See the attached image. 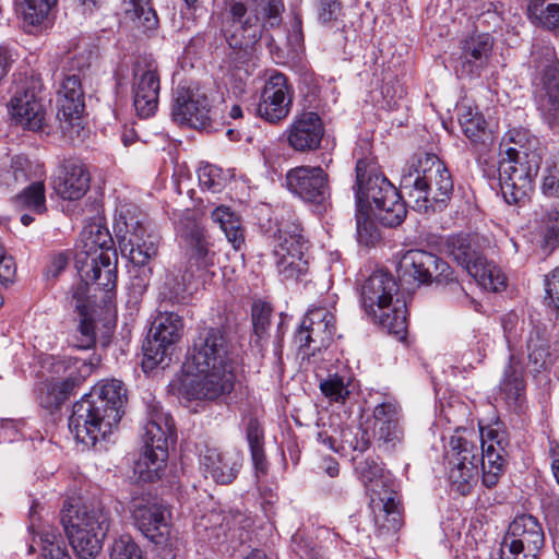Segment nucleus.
Masks as SVG:
<instances>
[{
  "label": "nucleus",
  "mask_w": 559,
  "mask_h": 559,
  "mask_svg": "<svg viewBox=\"0 0 559 559\" xmlns=\"http://www.w3.org/2000/svg\"><path fill=\"white\" fill-rule=\"evenodd\" d=\"M336 332L335 317L323 306H312L304 316L295 342L305 355L328 347Z\"/></svg>",
  "instance_id": "obj_25"
},
{
  "label": "nucleus",
  "mask_w": 559,
  "mask_h": 559,
  "mask_svg": "<svg viewBox=\"0 0 559 559\" xmlns=\"http://www.w3.org/2000/svg\"><path fill=\"white\" fill-rule=\"evenodd\" d=\"M115 231L122 241H126L123 250H129V258L133 264L144 266L157 255L160 237L154 230H148L145 217L138 206L128 204L120 207Z\"/></svg>",
  "instance_id": "obj_15"
},
{
  "label": "nucleus",
  "mask_w": 559,
  "mask_h": 559,
  "mask_svg": "<svg viewBox=\"0 0 559 559\" xmlns=\"http://www.w3.org/2000/svg\"><path fill=\"white\" fill-rule=\"evenodd\" d=\"M540 234L548 246L559 245V205L552 206L545 213Z\"/></svg>",
  "instance_id": "obj_55"
},
{
  "label": "nucleus",
  "mask_w": 559,
  "mask_h": 559,
  "mask_svg": "<svg viewBox=\"0 0 559 559\" xmlns=\"http://www.w3.org/2000/svg\"><path fill=\"white\" fill-rule=\"evenodd\" d=\"M514 146L501 152L498 173L502 197L509 204L524 202L533 191L535 178L542 167L544 148L534 147L536 139H528L525 130L509 132Z\"/></svg>",
  "instance_id": "obj_4"
},
{
  "label": "nucleus",
  "mask_w": 559,
  "mask_h": 559,
  "mask_svg": "<svg viewBox=\"0 0 559 559\" xmlns=\"http://www.w3.org/2000/svg\"><path fill=\"white\" fill-rule=\"evenodd\" d=\"M246 438L255 471L265 474L267 462L264 454V432L257 418H249L246 427Z\"/></svg>",
  "instance_id": "obj_45"
},
{
  "label": "nucleus",
  "mask_w": 559,
  "mask_h": 559,
  "mask_svg": "<svg viewBox=\"0 0 559 559\" xmlns=\"http://www.w3.org/2000/svg\"><path fill=\"white\" fill-rule=\"evenodd\" d=\"M160 78L157 62L151 56H138L132 64L131 94L140 118H150L158 107Z\"/></svg>",
  "instance_id": "obj_19"
},
{
  "label": "nucleus",
  "mask_w": 559,
  "mask_h": 559,
  "mask_svg": "<svg viewBox=\"0 0 559 559\" xmlns=\"http://www.w3.org/2000/svg\"><path fill=\"white\" fill-rule=\"evenodd\" d=\"M518 324L519 320L515 316L509 314L502 319L503 334L510 355L499 384V397L514 411L520 409L525 400L524 368L522 360L514 353L518 342Z\"/></svg>",
  "instance_id": "obj_20"
},
{
  "label": "nucleus",
  "mask_w": 559,
  "mask_h": 559,
  "mask_svg": "<svg viewBox=\"0 0 559 559\" xmlns=\"http://www.w3.org/2000/svg\"><path fill=\"white\" fill-rule=\"evenodd\" d=\"M173 121L198 130L212 127V105L200 88L178 86L173 94Z\"/></svg>",
  "instance_id": "obj_23"
},
{
  "label": "nucleus",
  "mask_w": 559,
  "mask_h": 559,
  "mask_svg": "<svg viewBox=\"0 0 559 559\" xmlns=\"http://www.w3.org/2000/svg\"><path fill=\"white\" fill-rule=\"evenodd\" d=\"M526 369L537 380L546 378V373L556 360V353L551 350L546 329L533 325L525 340Z\"/></svg>",
  "instance_id": "obj_33"
},
{
  "label": "nucleus",
  "mask_w": 559,
  "mask_h": 559,
  "mask_svg": "<svg viewBox=\"0 0 559 559\" xmlns=\"http://www.w3.org/2000/svg\"><path fill=\"white\" fill-rule=\"evenodd\" d=\"M294 100V88L288 78L272 71L264 82L257 105L258 116L270 123L284 120L290 112Z\"/></svg>",
  "instance_id": "obj_26"
},
{
  "label": "nucleus",
  "mask_w": 559,
  "mask_h": 559,
  "mask_svg": "<svg viewBox=\"0 0 559 559\" xmlns=\"http://www.w3.org/2000/svg\"><path fill=\"white\" fill-rule=\"evenodd\" d=\"M352 380L349 377L333 373L320 381V390L330 403L344 404L352 394Z\"/></svg>",
  "instance_id": "obj_47"
},
{
  "label": "nucleus",
  "mask_w": 559,
  "mask_h": 559,
  "mask_svg": "<svg viewBox=\"0 0 559 559\" xmlns=\"http://www.w3.org/2000/svg\"><path fill=\"white\" fill-rule=\"evenodd\" d=\"M90 284L95 286V290L99 289L104 293L103 301L105 306L109 305L115 297L116 288H114L112 295L108 297L105 290L106 287L97 283L96 280L80 276V282L71 287L67 297L69 307L72 308L78 316H86L87 312H95L96 295L92 296L90 294Z\"/></svg>",
  "instance_id": "obj_38"
},
{
  "label": "nucleus",
  "mask_w": 559,
  "mask_h": 559,
  "mask_svg": "<svg viewBox=\"0 0 559 559\" xmlns=\"http://www.w3.org/2000/svg\"><path fill=\"white\" fill-rule=\"evenodd\" d=\"M91 176L85 165L75 159L64 160L53 180V189L62 199L79 200L90 188Z\"/></svg>",
  "instance_id": "obj_34"
},
{
  "label": "nucleus",
  "mask_w": 559,
  "mask_h": 559,
  "mask_svg": "<svg viewBox=\"0 0 559 559\" xmlns=\"http://www.w3.org/2000/svg\"><path fill=\"white\" fill-rule=\"evenodd\" d=\"M82 246L75 253V267L80 276L96 280L110 297L117 281L116 251L114 241L106 228L90 226L81 234Z\"/></svg>",
  "instance_id": "obj_10"
},
{
  "label": "nucleus",
  "mask_w": 559,
  "mask_h": 559,
  "mask_svg": "<svg viewBox=\"0 0 559 559\" xmlns=\"http://www.w3.org/2000/svg\"><path fill=\"white\" fill-rule=\"evenodd\" d=\"M16 264L12 255L0 249V286L9 287L15 282Z\"/></svg>",
  "instance_id": "obj_59"
},
{
  "label": "nucleus",
  "mask_w": 559,
  "mask_h": 559,
  "mask_svg": "<svg viewBox=\"0 0 559 559\" xmlns=\"http://www.w3.org/2000/svg\"><path fill=\"white\" fill-rule=\"evenodd\" d=\"M99 407L85 395L72 406L69 430L78 442L86 447H94L98 441L105 440L118 425L117 413H104Z\"/></svg>",
  "instance_id": "obj_16"
},
{
  "label": "nucleus",
  "mask_w": 559,
  "mask_h": 559,
  "mask_svg": "<svg viewBox=\"0 0 559 559\" xmlns=\"http://www.w3.org/2000/svg\"><path fill=\"white\" fill-rule=\"evenodd\" d=\"M126 17L141 27L143 32L156 29L158 17L150 0H123Z\"/></svg>",
  "instance_id": "obj_44"
},
{
  "label": "nucleus",
  "mask_w": 559,
  "mask_h": 559,
  "mask_svg": "<svg viewBox=\"0 0 559 559\" xmlns=\"http://www.w3.org/2000/svg\"><path fill=\"white\" fill-rule=\"evenodd\" d=\"M78 336L75 346L81 349L91 348L96 342L95 312H87L86 316H79Z\"/></svg>",
  "instance_id": "obj_53"
},
{
  "label": "nucleus",
  "mask_w": 559,
  "mask_h": 559,
  "mask_svg": "<svg viewBox=\"0 0 559 559\" xmlns=\"http://www.w3.org/2000/svg\"><path fill=\"white\" fill-rule=\"evenodd\" d=\"M397 272L401 277L419 284H428L432 281L450 282L453 278L450 265L426 250H409L403 254Z\"/></svg>",
  "instance_id": "obj_29"
},
{
  "label": "nucleus",
  "mask_w": 559,
  "mask_h": 559,
  "mask_svg": "<svg viewBox=\"0 0 559 559\" xmlns=\"http://www.w3.org/2000/svg\"><path fill=\"white\" fill-rule=\"evenodd\" d=\"M285 187L302 202L325 210L331 199L330 178L321 166L302 165L285 175Z\"/></svg>",
  "instance_id": "obj_21"
},
{
  "label": "nucleus",
  "mask_w": 559,
  "mask_h": 559,
  "mask_svg": "<svg viewBox=\"0 0 559 559\" xmlns=\"http://www.w3.org/2000/svg\"><path fill=\"white\" fill-rule=\"evenodd\" d=\"M265 2L263 9L267 11L270 24L273 26L280 21V14L284 8L282 0H262Z\"/></svg>",
  "instance_id": "obj_64"
},
{
  "label": "nucleus",
  "mask_w": 559,
  "mask_h": 559,
  "mask_svg": "<svg viewBox=\"0 0 559 559\" xmlns=\"http://www.w3.org/2000/svg\"><path fill=\"white\" fill-rule=\"evenodd\" d=\"M10 111L16 123L28 130H40L44 126L45 109L38 97L36 83L32 80L17 90L10 100Z\"/></svg>",
  "instance_id": "obj_32"
},
{
  "label": "nucleus",
  "mask_w": 559,
  "mask_h": 559,
  "mask_svg": "<svg viewBox=\"0 0 559 559\" xmlns=\"http://www.w3.org/2000/svg\"><path fill=\"white\" fill-rule=\"evenodd\" d=\"M445 251L481 288L489 292H500L506 288V275L499 266L484 257L476 237L451 236L447 239Z\"/></svg>",
  "instance_id": "obj_14"
},
{
  "label": "nucleus",
  "mask_w": 559,
  "mask_h": 559,
  "mask_svg": "<svg viewBox=\"0 0 559 559\" xmlns=\"http://www.w3.org/2000/svg\"><path fill=\"white\" fill-rule=\"evenodd\" d=\"M92 57L91 51L69 57V70L73 73L64 74L58 91L57 116L60 129L72 141L83 140L86 133L82 121L85 109L84 93L79 73L91 66Z\"/></svg>",
  "instance_id": "obj_11"
},
{
  "label": "nucleus",
  "mask_w": 559,
  "mask_h": 559,
  "mask_svg": "<svg viewBox=\"0 0 559 559\" xmlns=\"http://www.w3.org/2000/svg\"><path fill=\"white\" fill-rule=\"evenodd\" d=\"M134 526L156 545L166 543L170 533V511L150 498H135L130 504Z\"/></svg>",
  "instance_id": "obj_28"
},
{
  "label": "nucleus",
  "mask_w": 559,
  "mask_h": 559,
  "mask_svg": "<svg viewBox=\"0 0 559 559\" xmlns=\"http://www.w3.org/2000/svg\"><path fill=\"white\" fill-rule=\"evenodd\" d=\"M183 331L182 318L173 311H160L154 319L146 340L143 342V367L153 369L165 364L174 345L180 340Z\"/></svg>",
  "instance_id": "obj_17"
},
{
  "label": "nucleus",
  "mask_w": 559,
  "mask_h": 559,
  "mask_svg": "<svg viewBox=\"0 0 559 559\" xmlns=\"http://www.w3.org/2000/svg\"><path fill=\"white\" fill-rule=\"evenodd\" d=\"M480 452L473 440L454 435L450 438L449 480L452 488L460 495L471 492L477 481L479 465L483 471V484L492 488L503 473L506 447L508 441L504 432L495 428H480Z\"/></svg>",
  "instance_id": "obj_2"
},
{
  "label": "nucleus",
  "mask_w": 559,
  "mask_h": 559,
  "mask_svg": "<svg viewBox=\"0 0 559 559\" xmlns=\"http://www.w3.org/2000/svg\"><path fill=\"white\" fill-rule=\"evenodd\" d=\"M546 293L559 312V267L546 277Z\"/></svg>",
  "instance_id": "obj_62"
},
{
  "label": "nucleus",
  "mask_w": 559,
  "mask_h": 559,
  "mask_svg": "<svg viewBox=\"0 0 559 559\" xmlns=\"http://www.w3.org/2000/svg\"><path fill=\"white\" fill-rule=\"evenodd\" d=\"M357 221V240L366 247L374 246L380 239L381 234L376 224L367 217H362V212H358Z\"/></svg>",
  "instance_id": "obj_57"
},
{
  "label": "nucleus",
  "mask_w": 559,
  "mask_h": 559,
  "mask_svg": "<svg viewBox=\"0 0 559 559\" xmlns=\"http://www.w3.org/2000/svg\"><path fill=\"white\" fill-rule=\"evenodd\" d=\"M528 20L550 32L559 29V2L557 0H531L527 4Z\"/></svg>",
  "instance_id": "obj_41"
},
{
  "label": "nucleus",
  "mask_w": 559,
  "mask_h": 559,
  "mask_svg": "<svg viewBox=\"0 0 559 559\" xmlns=\"http://www.w3.org/2000/svg\"><path fill=\"white\" fill-rule=\"evenodd\" d=\"M38 544L45 559H72L59 533L43 531L37 533Z\"/></svg>",
  "instance_id": "obj_50"
},
{
  "label": "nucleus",
  "mask_w": 559,
  "mask_h": 559,
  "mask_svg": "<svg viewBox=\"0 0 559 559\" xmlns=\"http://www.w3.org/2000/svg\"><path fill=\"white\" fill-rule=\"evenodd\" d=\"M237 365V355L222 329L199 328L183 366L180 392L188 400L225 397L235 388Z\"/></svg>",
  "instance_id": "obj_1"
},
{
  "label": "nucleus",
  "mask_w": 559,
  "mask_h": 559,
  "mask_svg": "<svg viewBox=\"0 0 559 559\" xmlns=\"http://www.w3.org/2000/svg\"><path fill=\"white\" fill-rule=\"evenodd\" d=\"M92 403L100 406V411L117 413V423L119 424L124 414V404L127 402V390L122 381L117 379L106 380L96 385L88 394H84Z\"/></svg>",
  "instance_id": "obj_37"
},
{
  "label": "nucleus",
  "mask_w": 559,
  "mask_h": 559,
  "mask_svg": "<svg viewBox=\"0 0 559 559\" xmlns=\"http://www.w3.org/2000/svg\"><path fill=\"white\" fill-rule=\"evenodd\" d=\"M271 311L270 306L266 304L257 302L253 305L251 317L253 330L258 336L265 333L270 324Z\"/></svg>",
  "instance_id": "obj_60"
},
{
  "label": "nucleus",
  "mask_w": 559,
  "mask_h": 559,
  "mask_svg": "<svg viewBox=\"0 0 559 559\" xmlns=\"http://www.w3.org/2000/svg\"><path fill=\"white\" fill-rule=\"evenodd\" d=\"M175 436L171 416L163 412L159 405H150L148 419L142 435L143 452L133 466L139 480L153 483L162 477L168 459V442Z\"/></svg>",
  "instance_id": "obj_9"
},
{
  "label": "nucleus",
  "mask_w": 559,
  "mask_h": 559,
  "mask_svg": "<svg viewBox=\"0 0 559 559\" xmlns=\"http://www.w3.org/2000/svg\"><path fill=\"white\" fill-rule=\"evenodd\" d=\"M389 201L395 198V187L377 170L371 157H359L356 163L355 198L357 211L370 207L373 212L383 205L385 197Z\"/></svg>",
  "instance_id": "obj_22"
},
{
  "label": "nucleus",
  "mask_w": 559,
  "mask_h": 559,
  "mask_svg": "<svg viewBox=\"0 0 559 559\" xmlns=\"http://www.w3.org/2000/svg\"><path fill=\"white\" fill-rule=\"evenodd\" d=\"M540 191L546 198H559V159L555 156L544 160Z\"/></svg>",
  "instance_id": "obj_51"
},
{
  "label": "nucleus",
  "mask_w": 559,
  "mask_h": 559,
  "mask_svg": "<svg viewBox=\"0 0 559 559\" xmlns=\"http://www.w3.org/2000/svg\"><path fill=\"white\" fill-rule=\"evenodd\" d=\"M110 559H143L142 551L130 535H121L114 540Z\"/></svg>",
  "instance_id": "obj_54"
},
{
  "label": "nucleus",
  "mask_w": 559,
  "mask_h": 559,
  "mask_svg": "<svg viewBox=\"0 0 559 559\" xmlns=\"http://www.w3.org/2000/svg\"><path fill=\"white\" fill-rule=\"evenodd\" d=\"M528 67L543 122L554 133H559V59L550 41L533 44Z\"/></svg>",
  "instance_id": "obj_8"
},
{
  "label": "nucleus",
  "mask_w": 559,
  "mask_h": 559,
  "mask_svg": "<svg viewBox=\"0 0 559 559\" xmlns=\"http://www.w3.org/2000/svg\"><path fill=\"white\" fill-rule=\"evenodd\" d=\"M176 228L187 245L188 261L186 270H194L197 277H204L210 273V269L214 266L215 260V252L210 249L206 230L189 215L180 218Z\"/></svg>",
  "instance_id": "obj_27"
},
{
  "label": "nucleus",
  "mask_w": 559,
  "mask_h": 559,
  "mask_svg": "<svg viewBox=\"0 0 559 559\" xmlns=\"http://www.w3.org/2000/svg\"><path fill=\"white\" fill-rule=\"evenodd\" d=\"M52 372L53 373H66V378L62 380H48L43 383L38 401L41 407L46 409H58L60 406L74 393L84 380V376L81 374V368L88 370V367L79 359H57L52 357Z\"/></svg>",
  "instance_id": "obj_24"
},
{
  "label": "nucleus",
  "mask_w": 559,
  "mask_h": 559,
  "mask_svg": "<svg viewBox=\"0 0 559 559\" xmlns=\"http://www.w3.org/2000/svg\"><path fill=\"white\" fill-rule=\"evenodd\" d=\"M397 292L394 276L377 270L360 286V304L374 324L403 340L407 331V308L405 300L396 297Z\"/></svg>",
  "instance_id": "obj_5"
},
{
  "label": "nucleus",
  "mask_w": 559,
  "mask_h": 559,
  "mask_svg": "<svg viewBox=\"0 0 559 559\" xmlns=\"http://www.w3.org/2000/svg\"><path fill=\"white\" fill-rule=\"evenodd\" d=\"M13 203L19 211H28L32 214L41 215L47 211L46 190L44 179L31 182L20 193Z\"/></svg>",
  "instance_id": "obj_42"
},
{
  "label": "nucleus",
  "mask_w": 559,
  "mask_h": 559,
  "mask_svg": "<svg viewBox=\"0 0 559 559\" xmlns=\"http://www.w3.org/2000/svg\"><path fill=\"white\" fill-rule=\"evenodd\" d=\"M60 522L79 559H93L110 528V512L102 503L64 502Z\"/></svg>",
  "instance_id": "obj_6"
},
{
  "label": "nucleus",
  "mask_w": 559,
  "mask_h": 559,
  "mask_svg": "<svg viewBox=\"0 0 559 559\" xmlns=\"http://www.w3.org/2000/svg\"><path fill=\"white\" fill-rule=\"evenodd\" d=\"M453 188L449 169L435 154L416 155L402 170L400 189L419 212L443 210Z\"/></svg>",
  "instance_id": "obj_3"
},
{
  "label": "nucleus",
  "mask_w": 559,
  "mask_h": 559,
  "mask_svg": "<svg viewBox=\"0 0 559 559\" xmlns=\"http://www.w3.org/2000/svg\"><path fill=\"white\" fill-rule=\"evenodd\" d=\"M44 178L45 170L43 165L33 163L25 156L16 155L11 158L10 167L0 175V183L5 187H14Z\"/></svg>",
  "instance_id": "obj_39"
},
{
  "label": "nucleus",
  "mask_w": 559,
  "mask_h": 559,
  "mask_svg": "<svg viewBox=\"0 0 559 559\" xmlns=\"http://www.w3.org/2000/svg\"><path fill=\"white\" fill-rule=\"evenodd\" d=\"M211 219L218 225L226 239L237 251L245 247V228L242 222L229 206L218 205L211 212Z\"/></svg>",
  "instance_id": "obj_40"
},
{
  "label": "nucleus",
  "mask_w": 559,
  "mask_h": 559,
  "mask_svg": "<svg viewBox=\"0 0 559 559\" xmlns=\"http://www.w3.org/2000/svg\"><path fill=\"white\" fill-rule=\"evenodd\" d=\"M373 425L400 424L402 421V408L395 399H386L377 404L372 412Z\"/></svg>",
  "instance_id": "obj_52"
},
{
  "label": "nucleus",
  "mask_w": 559,
  "mask_h": 559,
  "mask_svg": "<svg viewBox=\"0 0 559 559\" xmlns=\"http://www.w3.org/2000/svg\"><path fill=\"white\" fill-rule=\"evenodd\" d=\"M221 29L237 58L240 61L249 59L262 36L258 8L241 0H230L222 14Z\"/></svg>",
  "instance_id": "obj_12"
},
{
  "label": "nucleus",
  "mask_w": 559,
  "mask_h": 559,
  "mask_svg": "<svg viewBox=\"0 0 559 559\" xmlns=\"http://www.w3.org/2000/svg\"><path fill=\"white\" fill-rule=\"evenodd\" d=\"M457 121L463 134L478 151H486L493 142L492 132L488 129L483 114L472 106L457 107Z\"/></svg>",
  "instance_id": "obj_36"
},
{
  "label": "nucleus",
  "mask_w": 559,
  "mask_h": 559,
  "mask_svg": "<svg viewBox=\"0 0 559 559\" xmlns=\"http://www.w3.org/2000/svg\"><path fill=\"white\" fill-rule=\"evenodd\" d=\"M324 124L317 112L305 111L292 120L285 131L288 145L296 152H312L320 147Z\"/></svg>",
  "instance_id": "obj_31"
},
{
  "label": "nucleus",
  "mask_w": 559,
  "mask_h": 559,
  "mask_svg": "<svg viewBox=\"0 0 559 559\" xmlns=\"http://www.w3.org/2000/svg\"><path fill=\"white\" fill-rule=\"evenodd\" d=\"M198 278L194 270H181L177 274L169 273L160 290L165 300L171 304H185L189 298V285L192 280Z\"/></svg>",
  "instance_id": "obj_43"
},
{
  "label": "nucleus",
  "mask_w": 559,
  "mask_h": 559,
  "mask_svg": "<svg viewBox=\"0 0 559 559\" xmlns=\"http://www.w3.org/2000/svg\"><path fill=\"white\" fill-rule=\"evenodd\" d=\"M373 214L383 226L401 225L406 217L407 210L400 191L395 188V198L389 201V195H386L383 205L380 204Z\"/></svg>",
  "instance_id": "obj_46"
},
{
  "label": "nucleus",
  "mask_w": 559,
  "mask_h": 559,
  "mask_svg": "<svg viewBox=\"0 0 559 559\" xmlns=\"http://www.w3.org/2000/svg\"><path fill=\"white\" fill-rule=\"evenodd\" d=\"M372 433L378 448L385 452L395 451L404 440V429L401 423L372 425Z\"/></svg>",
  "instance_id": "obj_49"
},
{
  "label": "nucleus",
  "mask_w": 559,
  "mask_h": 559,
  "mask_svg": "<svg viewBox=\"0 0 559 559\" xmlns=\"http://www.w3.org/2000/svg\"><path fill=\"white\" fill-rule=\"evenodd\" d=\"M545 543L540 523L531 514L516 516L503 537L499 559H537Z\"/></svg>",
  "instance_id": "obj_18"
},
{
  "label": "nucleus",
  "mask_w": 559,
  "mask_h": 559,
  "mask_svg": "<svg viewBox=\"0 0 559 559\" xmlns=\"http://www.w3.org/2000/svg\"><path fill=\"white\" fill-rule=\"evenodd\" d=\"M293 551L300 559H314V548L312 542L304 538L301 535L296 534L292 538Z\"/></svg>",
  "instance_id": "obj_61"
},
{
  "label": "nucleus",
  "mask_w": 559,
  "mask_h": 559,
  "mask_svg": "<svg viewBox=\"0 0 559 559\" xmlns=\"http://www.w3.org/2000/svg\"><path fill=\"white\" fill-rule=\"evenodd\" d=\"M355 473L370 496L379 533L395 534L403 525V510L394 481L373 457L356 461Z\"/></svg>",
  "instance_id": "obj_7"
},
{
  "label": "nucleus",
  "mask_w": 559,
  "mask_h": 559,
  "mask_svg": "<svg viewBox=\"0 0 559 559\" xmlns=\"http://www.w3.org/2000/svg\"><path fill=\"white\" fill-rule=\"evenodd\" d=\"M58 0H15L23 21L32 26L40 25Z\"/></svg>",
  "instance_id": "obj_48"
},
{
  "label": "nucleus",
  "mask_w": 559,
  "mask_h": 559,
  "mask_svg": "<svg viewBox=\"0 0 559 559\" xmlns=\"http://www.w3.org/2000/svg\"><path fill=\"white\" fill-rule=\"evenodd\" d=\"M68 263V255L66 253H58L50 260L46 270V276L51 278L58 277L66 270Z\"/></svg>",
  "instance_id": "obj_63"
},
{
  "label": "nucleus",
  "mask_w": 559,
  "mask_h": 559,
  "mask_svg": "<svg viewBox=\"0 0 559 559\" xmlns=\"http://www.w3.org/2000/svg\"><path fill=\"white\" fill-rule=\"evenodd\" d=\"M200 467L206 477L216 484H231L242 466V456L237 451H223L215 447L204 445L199 455Z\"/></svg>",
  "instance_id": "obj_30"
},
{
  "label": "nucleus",
  "mask_w": 559,
  "mask_h": 559,
  "mask_svg": "<svg viewBox=\"0 0 559 559\" xmlns=\"http://www.w3.org/2000/svg\"><path fill=\"white\" fill-rule=\"evenodd\" d=\"M198 179L202 189L213 193L219 192L224 186L222 170L213 165H204L198 170Z\"/></svg>",
  "instance_id": "obj_56"
},
{
  "label": "nucleus",
  "mask_w": 559,
  "mask_h": 559,
  "mask_svg": "<svg viewBox=\"0 0 559 559\" xmlns=\"http://www.w3.org/2000/svg\"><path fill=\"white\" fill-rule=\"evenodd\" d=\"M318 20L322 24L337 22L343 15L340 0H317Z\"/></svg>",
  "instance_id": "obj_58"
},
{
  "label": "nucleus",
  "mask_w": 559,
  "mask_h": 559,
  "mask_svg": "<svg viewBox=\"0 0 559 559\" xmlns=\"http://www.w3.org/2000/svg\"><path fill=\"white\" fill-rule=\"evenodd\" d=\"M276 221L272 243L277 273L282 281H297L308 271L302 253L306 240L301 224L293 211H286Z\"/></svg>",
  "instance_id": "obj_13"
},
{
  "label": "nucleus",
  "mask_w": 559,
  "mask_h": 559,
  "mask_svg": "<svg viewBox=\"0 0 559 559\" xmlns=\"http://www.w3.org/2000/svg\"><path fill=\"white\" fill-rule=\"evenodd\" d=\"M493 49V37L488 33H475L461 40L460 61L467 74H479L487 67Z\"/></svg>",
  "instance_id": "obj_35"
}]
</instances>
